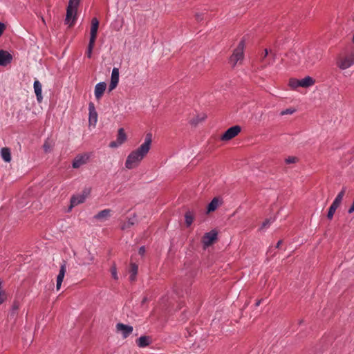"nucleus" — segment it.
<instances>
[{"label": "nucleus", "mask_w": 354, "mask_h": 354, "mask_svg": "<svg viewBox=\"0 0 354 354\" xmlns=\"http://www.w3.org/2000/svg\"><path fill=\"white\" fill-rule=\"evenodd\" d=\"M151 141V133H147L145 142L137 149L132 151L127 156L125 162V167L127 169H131L139 165L140 162L149 151Z\"/></svg>", "instance_id": "1"}, {"label": "nucleus", "mask_w": 354, "mask_h": 354, "mask_svg": "<svg viewBox=\"0 0 354 354\" xmlns=\"http://www.w3.org/2000/svg\"><path fill=\"white\" fill-rule=\"evenodd\" d=\"M354 64V53H350L346 55H341L337 60V66L344 70Z\"/></svg>", "instance_id": "2"}, {"label": "nucleus", "mask_w": 354, "mask_h": 354, "mask_svg": "<svg viewBox=\"0 0 354 354\" xmlns=\"http://www.w3.org/2000/svg\"><path fill=\"white\" fill-rule=\"evenodd\" d=\"M244 41L241 40L230 57V62L234 66L243 59Z\"/></svg>", "instance_id": "3"}, {"label": "nucleus", "mask_w": 354, "mask_h": 354, "mask_svg": "<svg viewBox=\"0 0 354 354\" xmlns=\"http://www.w3.org/2000/svg\"><path fill=\"white\" fill-rule=\"evenodd\" d=\"M77 8L68 5L66 8V15L65 23L68 24L69 26H73L77 19Z\"/></svg>", "instance_id": "4"}, {"label": "nucleus", "mask_w": 354, "mask_h": 354, "mask_svg": "<svg viewBox=\"0 0 354 354\" xmlns=\"http://www.w3.org/2000/svg\"><path fill=\"white\" fill-rule=\"evenodd\" d=\"M216 239L217 232L215 230H212L209 232L205 233L202 238L203 248H207L212 245Z\"/></svg>", "instance_id": "5"}, {"label": "nucleus", "mask_w": 354, "mask_h": 354, "mask_svg": "<svg viewBox=\"0 0 354 354\" xmlns=\"http://www.w3.org/2000/svg\"><path fill=\"white\" fill-rule=\"evenodd\" d=\"M241 127L238 125L233 126L229 128L221 136V139L223 141H228L235 136H236L241 132Z\"/></svg>", "instance_id": "6"}, {"label": "nucleus", "mask_w": 354, "mask_h": 354, "mask_svg": "<svg viewBox=\"0 0 354 354\" xmlns=\"http://www.w3.org/2000/svg\"><path fill=\"white\" fill-rule=\"evenodd\" d=\"M89 154L87 153L78 154L73 160V167L74 169H78L81 166L86 164L89 160Z\"/></svg>", "instance_id": "7"}, {"label": "nucleus", "mask_w": 354, "mask_h": 354, "mask_svg": "<svg viewBox=\"0 0 354 354\" xmlns=\"http://www.w3.org/2000/svg\"><path fill=\"white\" fill-rule=\"evenodd\" d=\"M99 28V21L96 17H94L91 20V36L89 41L91 43H95V40L97 38V30Z\"/></svg>", "instance_id": "8"}, {"label": "nucleus", "mask_w": 354, "mask_h": 354, "mask_svg": "<svg viewBox=\"0 0 354 354\" xmlns=\"http://www.w3.org/2000/svg\"><path fill=\"white\" fill-rule=\"evenodd\" d=\"M116 329L118 332H121L123 338L128 337L132 333L133 330L132 326L122 323L117 324Z\"/></svg>", "instance_id": "9"}, {"label": "nucleus", "mask_w": 354, "mask_h": 354, "mask_svg": "<svg viewBox=\"0 0 354 354\" xmlns=\"http://www.w3.org/2000/svg\"><path fill=\"white\" fill-rule=\"evenodd\" d=\"M119 82V69L113 68L112 70L111 82L109 84V91H112L116 88Z\"/></svg>", "instance_id": "10"}, {"label": "nucleus", "mask_w": 354, "mask_h": 354, "mask_svg": "<svg viewBox=\"0 0 354 354\" xmlns=\"http://www.w3.org/2000/svg\"><path fill=\"white\" fill-rule=\"evenodd\" d=\"M89 118L88 122L90 125L95 126L97 121V113L95 110V106L93 103H90L88 106Z\"/></svg>", "instance_id": "11"}, {"label": "nucleus", "mask_w": 354, "mask_h": 354, "mask_svg": "<svg viewBox=\"0 0 354 354\" xmlns=\"http://www.w3.org/2000/svg\"><path fill=\"white\" fill-rule=\"evenodd\" d=\"M12 59V55L7 51L0 50V66H6Z\"/></svg>", "instance_id": "12"}, {"label": "nucleus", "mask_w": 354, "mask_h": 354, "mask_svg": "<svg viewBox=\"0 0 354 354\" xmlns=\"http://www.w3.org/2000/svg\"><path fill=\"white\" fill-rule=\"evenodd\" d=\"M106 88V84L104 82H100L95 85V97L97 100H100L103 95L105 89Z\"/></svg>", "instance_id": "13"}, {"label": "nucleus", "mask_w": 354, "mask_h": 354, "mask_svg": "<svg viewBox=\"0 0 354 354\" xmlns=\"http://www.w3.org/2000/svg\"><path fill=\"white\" fill-rule=\"evenodd\" d=\"M86 195L80 194L77 196H73L71 198V205L69 209H71L75 206L79 204L83 203L86 199Z\"/></svg>", "instance_id": "14"}, {"label": "nucleus", "mask_w": 354, "mask_h": 354, "mask_svg": "<svg viewBox=\"0 0 354 354\" xmlns=\"http://www.w3.org/2000/svg\"><path fill=\"white\" fill-rule=\"evenodd\" d=\"M66 263H64L60 266L59 272V274L57 275V277L56 288H57V290H59L60 289L62 283L63 281V279H64V275H65V273H66Z\"/></svg>", "instance_id": "15"}, {"label": "nucleus", "mask_w": 354, "mask_h": 354, "mask_svg": "<svg viewBox=\"0 0 354 354\" xmlns=\"http://www.w3.org/2000/svg\"><path fill=\"white\" fill-rule=\"evenodd\" d=\"M34 91L37 97V100L38 102H41L43 97H42V86L40 82L37 80L34 82Z\"/></svg>", "instance_id": "16"}, {"label": "nucleus", "mask_w": 354, "mask_h": 354, "mask_svg": "<svg viewBox=\"0 0 354 354\" xmlns=\"http://www.w3.org/2000/svg\"><path fill=\"white\" fill-rule=\"evenodd\" d=\"M111 210L109 209H103L95 215L94 218L96 220L105 221L111 216Z\"/></svg>", "instance_id": "17"}, {"label": "nucleus", "mask_w": 354, "mask_h": 354, "mask_svg": "<svg viewBox=\"0 0 354 354\" xmlns=\"http://www.w3.org/2000/svg\"><path fill=\"white\" fill-rule=\"evenodd\" d=\"M151 342V339L149 336H141L136 340L138 346L140 348H144L149 346Z\"/></svg>", "instance_id": "18"}, {"label": "nucleus", "mask_w": 354, "mask_h": 354, "mask_svg": "<svg viewBox=\"0 0 354 354\" xmlns=\"http://www.w3.org/2000/svg\"><path fill=\"white\" fill-rule=\"evenodd\" d=\"M138 270V266L135 263H131L130 268H129V272H130L129 279H130V281H133L136 280Z\"/></svg>", "instance_id": "19"}, {"label": "nucleus", "mask_w": 354, "mask_h": 354, "mask_svg": "<svg viewBox=\"0 0 354 354\" xmlns=\"http://www.w3.org/2000/svg\"><path fill=\"white\" fill-rule=\"evenodd\" d=\"M268 56V49H265L263 50V53H262V55L260 58V63L261 68H265L268 65L271 64V62L270 61V58L267 59V57Z\"/></svg>", "instance_id": "20"}, {"label": "nucleus", "mask_w": 354, "mask_h": 354, "mask_svg": "<svg viewBox=\"0 0 354 354\" xmlns=\"http://www.w3.org/2000/svg\"><path fill=\"white\" fill-rule=\"evenodd\" d=\"M315 81L311 77L307 76L304 78L300 80V86L304 88H307L310 86H313L315 84Z\"/></svg>", "instance_id": "21"}, {"label": "nucleus", "mask_w": 354, "mask_h": 354, "mask_svg": "<svg viewBox=\"0 0 354 354\" xmlns=\"http://www.w3.org/2000/svg\"><path fill=\"white\" fill-rule=\"evenodd\" d=\"M1 155L2 159L6 162H10L11 161V153L10 150L8 147H3L1 149Z\"/></svg>", "instance_id": "22"}, {"label": "nucleus", "mask_w": 354, "mask_h": 354, "mask_svg": "<svg viewBox=\"0 0 354 354\" xmlns=\"http://www.w3.org/2000/svg\"><path fill=\"white\" fill-rule=\"evenodd\" d=\"M221 203L218 198H214L207 206V212H214L220 205Z\"/></svg>", "instance_id": "23"}, {"label": "nucleus", "mask_w": 354, "mask_h": 354, "mask_svg": "<svg viewBox=\"0 0 354 354\" xmlns=\"http://www.w3.org/2000/svg\"><path fill=\"white\" fill-rule=\"evenodd\" d=\"M136 223H137V219H136V216H133V217L128 218V220L122 225L121 229L122 230H124L128 228H130L131 226H133Z\"/></svg>", "instance_id": "24"}, {"label": "nucleus", "mask_w": 354, "mask_h": 354, "mask_svg": "<svg viewBox=\"0 0 354 354\" xmlns=\"http://www.w3.org/2000/svg\"><path fill=\"white\" fill-rule=\"evenodd\" d=\"M127 140V136L124 132V130L123 128H120L118 129V136H117V141L119 142V144L122 145Z\"/></svg>", "instance_id": "25"}, {"label": "nucleus", "mask_w": 354, "mask_h": 354, "mask_svg": "<svg viewBox=\"0 0 354 354\" xmlns=\"http://www.w3.org/2000/svg\"><path fill=\"white\" fill-rule=\"evenodd\" d=\"M185 218L186 225L189 227L192 224L194 220V214L191 211H188L185 214Z\"/></svg>", "instance_id": "26"}, {"label": "nucleus", "mask_w": 354, "mask_h": 354, "mask_svg": "<svg viewBox=\"0 0 354 354\" xmlns=\"http://www.w3.org/2000/svg\"><path fill=\"white\" fill-rule=\"evenodd\" d=\"M339 207V205H337V204H336V203L333 202V203L331 204V205L329 207V209H328V214H327V218L329 220H331L333 218L336 209Z\"/></svg>", "instance_id": "27"}, {"label": "nucleus", "mask_w": 354, "mask_h": 354, "mask_svg": "<svg viewBox=\"0 0 354 354\" xmlns=\"http://www.w3.org/2000/svg\"><path fill=\"white\" fill-rule=\"evenodd\" d=\"M346 187H344L342 188V189L341 190V192L337 194V196H336V198H335V200L333 201V203L340 205L341 203H342V201L343 199V197L346 193Z\"/></svg>", "instance_id": "28"}, {"label": "nucleus", "mask_w": 354, "mask_h": 354, "mask_svg": "<svg viewBox=\"0 0 354 354\" xmlns=\"http://www.w3.org/2000/svg\"><path fill=\"white\" fill-rule=\"evenodd\" d=\"M7 299V294L3 288L2 282L0 281V305H1Z\"/></svg>", "instance_id": "29"}, {"label": "nucleus", "mask_w": 354, "mask_h": 354, "mask_svg": "<svg viewBox=\"0 0 354 354\" xmlns=\"http://www.w3.org/2000/svg\"><path fill=\"white\" fill-rule=\"evenodd\" d=\"M319 59V56L317 54H310L308 57V62L310 66H313Z\"/></svg>", "instance_id": "30"}, {"label": "nucleus", "mask_w": 354, "mask_h": 354, "mask_svg": "<svg viewBox=\"0 0 354 354\" xmlns=\"http://www.w3.org/2000/svg\"><path fill=\"white\" fill-rule=\"evenodd\" d=\"M19 308V303L18 301H15L12 306L10 317H14L16 315Z\"/></svg>", "instance_id": "31"}, {"label": "nucleus", "mask_w": 354, "mask_h": 354, "mask_svg": "<svg viewBox=\"0 0 354 354\" xmlns=\"http://www.w3.org/2000/svg\"><path fill=\"white\" fill-rule=\"evenodd\" d=\"M288 85L290 86V87H291L293 89H295L297 88V87L300 86V80H297V79H290L289 80V84Z\"/></svg>", "instance_id": "32"}, {"label": "nucleus", "mask_w": 354, "mask_h": 354, "mask_svg": "<svg viewBox=\"0 0 354 354\" xmlns=\"http://www.w3.org/2000/svg\"><path fill=\"white\" fill-rule=\"evenodd\" d=\"M110 272H111L113 279H114L115 280H118V272H117V268H116V266L115 263H113L112 265V266L111 267Z\"/></svg>", "instance_id": "33"}, {"label": "nucleus", "mask_w": 354, "mask_h": 354, "mask_svg": "<svg viewBox=\"0 0 354 354\" xmlns=\"http://www.w3.org/2000/svg\"><path fill=\"white\" fill-rule=\"evenodd\" d=\"M94 46H95V43H91V41H89L88 43V48H87V50H86V56L88 57V58H91V56H92V52H93V49L94 48Z\"/></svg>", "instance_id": "34"}, {"label": "nucleus", "mask_w": 354, "mask_h": 354, "mask_svg": "<svg viewBox=\"0 0 354 354\" xmlns=\"http://www.w3.org/2000/svg\"><path fill=\"white\" fill-rule=\"evenodd\" d=\"M299 159L295 156H289L285 159L286 164H293L298 162Z\"/></svg>", "instance_id": "35"}, {"label": "nucleus", "mask_w": 354, "mask_h": 354, "mask_svg": "<svg viewBox=\"0 0 354 354\" xmlns=\"http://www.w3.org/2000/svg\"><path fill=\"white\" fill-rule=\"evenodd\" d=\"M295 111H296L295 109L289 108V109H286L282 111L280 113V115H291V114H293Z\"/></svg>", "instance_id": "36"}, {"label": "nucleus", "mask_w": 354, "mask_h": 354, "mask_svg": "<svg viewBox=\"0 0 354 354\" xmlns=\"http://www.w3.org/2000/svg\"><path fill=\"white\" fill-rule=\"evenodd\" d=\"M274 221V219L272 218H267L266 221L263 223L261 229H265L270 226V225Z\"/></svg>", "instance_id": "37"}, {"label": "nucleus", "mask_w": 354, "mask_h": 354, "mask_svg": "<svg viewBox=\"0 0 354 354\" xmlns=\"http://www.w3.org/2000/svg\"><path fill=\"white\" fill-rule=\"evenodd\" d=\"M81 0H69L68 5L78 8Z\"/></svg>", "instance_id": "38"}, {"label": "nucleus", "mask_w": 354, "mask_h": 354, "mask_svg": "<svg viewBox=\"0 0 354 354\" xmlns=\"http://www.w3.org/2000/svg\"><path fill=\"white\" fill-rule=\"evenodd\" d=\"M196 19L197 21H201L204 19V14L203 13H197L195 15Z\"/></svg>", "instance_id": "39"}, {"label": "nucleus", "mask_w": 354, "mask_h": 354, "mask_svg": "<svg viewBox=\"0 0 354 354\" xmlns=\"http://www.w3.org/2000/svg\"><path fill=\"white\" fill-rule=\"evenodd\" d=\"M120 145H121L120 144H119V142H118V141H112L110 142L109 144V147H111V148H116L118 147H119Z\"/></svg>", "instance_id": "40"}, {"label": "nucleus", "mask_w": 354, "mask_h": 354, "mask_svg": "<svg viewBox=\"0 0 354 354\" xmlns=\"http://www.w3.org/2000/svg\"><path fill=\"white\" fill-rule=\"evenodd\" d=\"M5 29H6L5 24L0 22V37L1 36L3 32H4Z\"/></svg>", "instance_id": "41"}, {"label": "nucleus", "mask_w": 354, "mask_h": 354, "mask_svg": "<svg viewBox=\"0 0 354 354\" xmlns=\"http://www.w3.org/2000/svg\"><path fill=\"white\" fill-rule=\"evenodd\" d=\"M48 143L49 142L48 141H46L44 145V149L46 152H48V150H49V148H50V145H49Z\"/></svg>", "instance_id": "42"}, {"label": "nucleus", "mask_w": 354, "mask_h": 354, "mask_svg": "<svg viewBox=\"0 0 354 354\" xmlns=\"http://www.w3.org/2000/svg\"><path fill=\"white\" fill-rule=\"evenodd\" d=\"M145 247L142 246V247L140 248L139 251H138L139 254L143 255L145 254Z\"/></svg>", "instance_id": "43"}, {"label": "nucleus", "mask_w": 354, "mask_h": 354, "mask_svg": "<svg viewBox=\"0 0 354 354\" xmlns=\"http://www.w3.org/2000/svg\"><path fill=\"white\" fill-rule=\"evenodd\" d=\"M348 212L349 214H351V213H353L354 212V201H353V203L352 205L348 209Z\"/></svg>", "instance_id": "44"}, {"label": "nucleus", "mask_w": 354, "mask_h": 354, "mask_svg": "<svg viewBox=\"0 0 354 354\" xmlns=\"http://www.w3.org/2000/svg\"><path fill=\"white\" fill-rule=\"evenodd\" d=\"M281 243H282V241H281V240L279 241H278V243H277V248H279L280 247V245H281Z\"/></svg>", "instance_id": "45"}, {"label": "nucleus", "mask_w": 354, "mask_h": 354, "mask_svg": "<svg viewBox=\"0 0 354 354\" xmlns=\"http://www.w3.org/2000/svg\"><path fill=\"white\" fill-rule=\"evenodd\" d=\"M260 303H261V300L258 301L257 302V304H256V306H259Z\"/></svg>", "instance_id": "46"}, {"label": "nucleus", "mask_w": 354, "mask_h": 354, "mask_svg": "<svg viewBox=\"0 0 354 354\" xmlns=\"http://www.w3.org/2000/svg\"><path fill=\"white\" fill-rule=\"evenodd\" d=\"M146 301V298L143 299L142 303H144Z\"/></svg>", "instance_id": "47"}]
</instances>
